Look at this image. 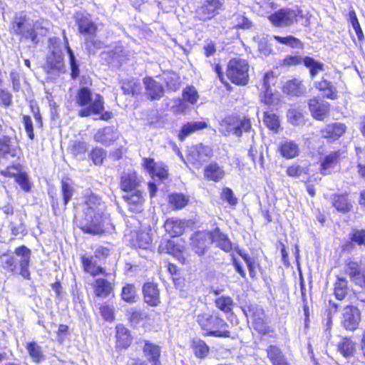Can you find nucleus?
Listing matches in <instances>:
<instances>
[{"label":"nucleus","instance_id":"9d476101","mask_svg":"<svg viewBox=\"0 0 365 365\" xmlns=\"http://www.w3.org/2000/svg\"><path fill=\"white\" fill-rule=\"evenodd\" d=\"M360 322L359 310L354 306H346L342 311L341 324L347 330H355Z\"/></svg>","mask_w":365,"mask_h":365},{"label":"nucleus","instance_id":"052dcab7","mask_svg":"<svg viewBox=\"0 0 365 365\" xmlns=\"http://www.w3.org/2000/svg\"><path fill=\"white\" fill-rule=\"evenodd\" d=\"M152 242V237L148 232H140L137 235L136 244L142 249H147Z\"/></svg>","mask_w":365,"mask_h":365},{"label":"nucleus","instance_id":"bf43d9fd","mask_svg":"<svg viewBox=\"0 0 365 365\" xmlns=\"http://www.w3.org/2000/svg\"><path fill=\"white\" fill-rule=\"evenodd\" d=\"M349 17L353 29H354L356 34L359 41L364 38V34L362 29L359 23L356 12L354 10H351L349 12Z\"/></svg>","mask_w":365,"mask_h":365},{"label":"nucleus","instance_id":"5fc2aeb1","mask_svg":"<svg viewBox=\"0 0 365 365\" xmlns=\"http://www.w3.org/2000/svg\"><path fill=\"white\" fill-rule=\"evenodd\" d=\"M122 299L129 303L135 302L137 297L136 290L133 284H127L123 287L121 293Z\"/></svg>","mask_w":365,"mask_h":365},{"label":"nucleus","instance_id":"8fccbe9b","mask_svg":"<svg viewBox=\"0 0 365 365\" xmlns=\"http://www.w3.org/2000/svg\"><path fill=\"white\" fill-rule=\"evenodd\" d=\"M257 312H259L260 316L257 317L255 315L254 319V327L259 333L265 334L268 333L269 328L264 322V313L262 309H257Z\"/></svg>","mask_w":365,"mask_h":365},{"label":"nucleus","instance_id":"c9c22d12","mask_svg":"<svg viewBox=\"0 0 365 365\" xmlns=\"http://www.w3.org/2000/svg\"><path fill=\"white\" fill-rule=\"evenodd\" d=\"M314 87L321 91L324 92V95L326 98L329 99H336L337 97V91L335 86L332 83L324 78H322L319 81L314 83Z\"/></svg>","mask_w":365,"mask_h":365},{"label":"nucleus","instance_id":"a211bd4d","mask_svg":"<svg viewBox=\"0 0 365 365\" xmlns=\"http://www.w3.org/2000/svg\"><path fill=\"white\" fill-rule=\"evenodd\" d=\"M143 293L145 302L150 306L156 307L160 304V293L155 284L145 283L143 287Z\"/></svg>","mask_w":365,"mask_h":365},{"label":"nucleus","instance_id":"1a4fd4ad","mask_svg":"<svg viewBox=\"0 0 365 365\" xmlns=\"http://www.w3.org/2000/svg\"><path fill=\"white\" fill-rule=\"evenodd\" d=\"M297 17V14L294 10L284 8L269 15L268 19L274 26L285 27L296 22Z\"/></svg>","mask_w":365,"mask_h":365},{"label":"nucleus","instance_id":"a878e982","mask_svg":"<svg viewBox=\"0 0 365 365\" xmlns=\"http://www.w3.org/2000/svg\"><path fill=\"white\" fill-rule=\"evenodd\" d=\"M81 260L84 271L91 276L96 277L99 274L107 275L105 269L98 264L96 258L94 257H82Z\"/></svg>","mask_w":365,"mask_h":365},{"label":"nucleus","instance_id":"72a5a7b5","mask_svg":"<svg viewBox=\"0 0 365 365\" xmlns=\"http://www.w3.org/2000/svg\"><path fill=\"white\" fill-rule=\"evenodd\" d=\"M78 31L81 34L93 36L96 31V26L87 16H81L76 18Z\"/></svg>","mask_w":365,"mask_h":365},{"label":"nucleus","instance_id":"603ef678","mask_svg":"<svg viewBox=\"0 0 365 365\" xmlns=\"http://www.w3.org/2000/svg\"><path fill=\"white\" fill-rule=\"evenodd\" d=\"M260 99L262 103L269 106H276L279 102V95L273 93L271 89L264 91V93L260 96Z\"/></svg>","mask_w":365,"mask_h":365},{"label":"nucleus","instance_id":"9b49d317","mask_svg":"<svg viewBox=\"0 0 365 365\" xmlns=\"http://www.w3.org/2000/svg\"><path fill=\"white\" fill-rule=\"evenodd\" d=\"M211 242V232H197L191 237L192 249L198 255H203Z\"/></svg>","mask_w":365,"mask_h":365},{"label":"nucleus","instance_id":"f03ea898","mask_svg":"<svg viewBox=\"0 0 365 365\" xmlns=\"http://www.w3.org/2000/svg\"><path fill=\"white\" fill-rule=\"evenodd\" d=\"M31 257V250L21 245L15 248L13 252L7 251L0 254V266L8 272L19 274L24 279L30 280Z\"/></svg>","mask_w":365,"mask_h":365},{"label":"nucleus","instance_id":"b1692460","mask_svg":"<svg viewBox=\"0 0 365 365\" xmlns=\"http://www.w3.org/2000/svg\"><path fill=\"white\" fill-rule=\"evenodd\" d=\"M208 125L205 121H190L184 124L178 134V138L183 141L191 134L207 128Z\"/></svg>","mask_w":365,"mask_h":365},{"label":"nucleus","instance_id":"6ab92c4d","mask_svg":"<svg viewBox=\"0 0 365 365\" xmlns=\"http://www.w3.org/2000/svg\"><path fill=\"white\" fill-rule=\"evenodd\" d=\"M147 95L151 100H158L164 94L163 86L151 77H146L143 79Z\"/></svg>","mask_w":365,"mask_h":365},{"label":"nucleus","instance_id":"5701e85b","mask_svg":"<svg viewBox=\"0 0 365 365\" xmlns=\"http://www.w3.org/2000/svg\"><path fill=\"white\" fill-rule=\"evenodd\" d=\"M309 110L312 116L319 120H322L329 111V103L319 101L316 98L311 99L309 102Z\"/></svg>","mask_w":365,"mask_h":365},{"label":"nucleus","instance_id":"e433bc0d","mask_svg":"<svg viewBox=\"0 0 365 365\" xmlns=\"http://www.w3.org/2000/svg\"><path fill=\"white\" fill-rule=\"evenodd\" d=\"M139 185V180L135 173L125 174L121 177L120 187L125 192L131 191Z\"/></svg>","mask_w":365,"mask_h":365},{"label":"nucleus","instance_id":"13d9d810","mask_svg":"<svg viewBox=\"0 0 365 365\" xmlns=\"http://www.w3.org/2000/svg\"><path fill=\"white\" fill-rule=\"evenodd\" d=\"M237 129L240 133V137L242 133L250 132L252 129V125L250 119L246 117H236Z\"/></svg>","mask_w":365,"mask_h":365},{"label":"nucleus","instance_id":"ddd939ff","mask_svg":"<svg viewBox=\"0 0 365 365\" xmlns=\"http://www.w3.org/2000/svg\"><path fill=\"white\" fill-rule=\"evenodd\" d=\"M143 165L150 175L161 180L166 179L168 176L167 166L163 163H155L153 158H143Z\"/></svg>","mask_w":365,"mask_h":365},{"label":"nucleus","instance_id":"c03bdc74","mask_svg":"<svg viewBox=\"0 0 365 365\" xmlns=\"http://www.w3.org/2000/svg\"><path fill=\"white\" fill-rule=\"evenodd\" d=\"M338 349L344 356L346 358L350 357L354 354L355 349L354 344L351 339L344 338L339 344Z\"/></svg>","mask_w":365,"mask_h":365},{"label":"nucleus","instance_id":"a18cd8bd","mask_svg":"<svg viewBox=\"0 0 365 365\" xmlns=\"http://www.w3.org/2000/svg\"><path fill=\"white\" fill-rule=\"evenodd\" d=\"M285 89L289 94L297 96H301L305 92V88L302 83L297 79L288 81L285 86Z\"/></svg>","mask_w":365,"mask_h":365},{"label":"nucleus","instance_id":"37998d69","mask_svg":"<svg viewBox=\"0 0 365 365\" xmlns=\"http://www.w3.org/2000/svg\"><path fill=\"white\" fill-rule=\"evenodd\" d=\"M71 154L77 158L83 159L88 150V144L84 141H74L71 145Z\"/></svg>","mask_w":365,"mask_h":365},{"label":"nucleus","instance_id":"58836bf2","mask_svg":"<svg viewBox=\"0 0 365 365\" xmlns=\"http://www.w3.org/2000/svg\"><path fill=\"white\" fill-rule=\"evenodd\" d=\"M4 175H14L15 176L16 182L21 186V189L26 192H29L31 188V184L29 180V176L25 173H18L15 175L10 171L8 168L6 170L2 172Z\"/></svg>","mask_w":365,"mask_h":365},{"label":"nucleus","instance_id":"2f4dec72","mask_svg":"<svg viewBox=\"0 0 365 365\" xmlns=\"http://www.w3.org/2000/svg\"><path fill=\"white\" fill-rule=\"evenodd\" d=\"M123 198L128 202L130 210L135 212H140L143 210V197L141 192L135 191L133 194L126 195Z\"/></svg>","mask_w":365,"mask_h":365},{"label":"nucleus","instance_id":"412c9836","mask_svg":"<svg viewBox=\"0 0 365 365\" xmlns=\"http://www.w3.org/2000/svg\"><path fill=\"white\" fill-rule=\"evenodd\" d=\"M278 151L283 158L292 159L299 155V145L294 140L285 139L279 143Z\"/></svg>","mask_w":365,"mask_h":365},{"label":"nucleus","instance_id":"ea45409f","mask_svg":"<svg viewBox=\"0 0 365 365\" xmlns=\"http://www.w3.org/2000/svg\"><path fill=\"white\" fill-rule=\"evenodd\" d=\"M215 304L220 311L227 314L232 312L235 303L230 297L223 295L215 299Z\"/></svg>","mask_w":365,"mask_h":365},{"label":"nucleus","instance_id":"473e14b6","mask_svg":"<svg viewBox=\"0 0 365 365\" xmlns=\"http://www.w3.org/2000/svg\"><path fill=\"white\" fill-rule=\"evenodd\" d=\"M266 351L272 365H290L282 354L281 349L277 346H269Z\"/></svg>","mask_w":365,"mask_h":365},{"label":"nucleus","instance_id":"de8ad7c7","mask_svg":"<svg viewBox=\"0 0 365 365\" xmlns=\"http://www.w3.org/2000/svg\"><path fill=\"white\" fill-rule=\"evenodd\" d=\"M182 100L185 102H187L192 105L195 104L199 98L198 93L196 88L192 86H187L182 91Z\"/></svg>","mask_w":365,"mask_h":365},{"label":"nucleus","instance_id":"e2e57ef3","mask_svg":"<svg viewBox=\"0 0 365 365\" xmlns=\"http://www.w3.org/2000/svg\"><path fill=\"white\" fill-rule=\"evenodd\" d=\"M106 152L100 148H94L90 153V157L96 165H101L106 158Z\"/></svg>","mask_w":365,"mask_h":365},{"label":"nucleus","instance_id":"c85d7f7f","mask_svg":"<svg viewBox=\"0 0 365 365\" xmlns=\"http://www.w3.org/2000/svg\"><path fill=\"white\" fill-rule=\"evenodd\" d=\"M236 125V117L227 116L220 121V131L225 136L232 134L236 137H240V133L237 129Z\"/></svg>","mask_w":365,"mask_h":365},{"label":"nucleus","instance_id":"680f3d73","mask_svg":"<svg viewBox=\"0 0 365 365\" xmlns=\"http://www.w3.org/2000/svg\"><path fill=\"white\" fill-rule=\"evenodd\" d=\"M349 238L358 245H365V230H354L349 235Z\"/></svg>","mask_w":365,"mask_h":365},{"label":"nucleus","instance_id":"4be33fe9","mask_svg":"<svg viewBox=\"0 0 365 365\" xmlns=\"http://www.w3.org/2000/svg\"><path fill=\"white\" fill-rule=\"evenodd\" d=\"M143 351L145 357L153 364V365H161L160 361V347L153 343L144 340Z\"/></svg>","mask_w":365,"mask_h":365},{"label":"nucleus","instance_id":"bb28decb","mask_svg":"<svg viewBox=\"0 0 365 365\" xmlns=\"http://www.w3.org/2000/svg\"><path fill=\"white\" fill-rule=\"evenodd\" d=\"M211 242L216 243L217 246L225 252H228L232 250V246L230 240L218 227L211 232Z\"/></svg>","mask_w":365,"mask_h":365},{"label":"nucleus","instance_id":"6e6552de","mask_svg":"<svg viewBox=\"0 0 365 365\" xmlns=\"http://www.w3.org/2000/svg\"><path fill=\"white\" fill-rule=\"evenodd\" d=\"M223 6V0H205L196 13L200 20L207 21L217 15Z\"/></svg>","mask_w":365,"mask_h":365},{"label":"nucleus","instance_id":"69168bd1","mask_svg":"<svg viewBox=\"0 0 365 365\" xmlns=\"http://www.w3.org/2000/svg\"><path fill=\"white\" fill-rule=\"evenodd\" d=\"M235 23L237 28L248 29L252 26V22L240 14L235 15Z\"/></svg>","mask_w":365,"mask_h":365},{"label":"nucleus","instance_id":"f8f14e48","mask_svg":"<svg viewBox=\"0 0 365 365\" xmlns=\"http://www.w3.org/2000/svg\"><path fill=\"white\" fill-rule=\"evenodd\" d=\"M212 155V148L202 143L192 146L189 151V156L194 163L202 164L210 159Z\"/></svg>","mask_w":365,"mask_h":365},{"label":"nucleus","instance_id":"4468645a","mask_svg":"<svg viewBox=\"0 0 365 365\" xmlns=\"http://www.w3.org/2000/svg\"><path fill=\"white\" fill-rule=\"evenodd\" d=\"M341 153L339 150L332 151L321 160L320 173L327 175L331 173L332 169L339 163Z\"/></svg>","mask_w":365,"mask_h":365},{"label":"nucleus","instance_id":"0eeeda50","mask_svg":"<svg viewBox=\"0 0 365 365\" xmlns=\"http://www.w3.org/2000/svg\"><path fill=\"white\" fill-rule=\"evenodd\" d=\"M45 70L51 76L56 77L65 73L63 53L59 50H53L46 58Z\"/></svg>","mask_w":365,"mask_h":365},{"label":"nucleus","instance_id":"f3484780","mask_svg":"<svg viewBox=\"0 0 365 365\" xmlns=\"http://www.w3.org/2000/svg\"><path fill=\"white\" fill-rule=\"evenodd\" d=\"M346 125L340 123H334L327 125L321 130L322 138L329 141H334L339 139L346 131Z\"/></svg>","mask_w":365,"mask_h":365},{"label":"nucleus","instance_id":"7c9ffc66","mask_svg":"<svg viewBox=\"0 0 365 365\" xmlns=\"http://www.w3.org/2000/svg\"><path fill=\"white\" fill-rule=\"evenodd\" d=\"M204 175L208 180L218 182L224 178L225 170L217 163H212L205 168Z\"/></svg>","mask_w":365,"mask_h":365},{"label":"nucleus","instance_id":"3c124183","mask_svg":"<svg viewBox=\"0 0 365 365\" xmlns=\"http://www.w3.org/2000/svg\"><path fill=\"white\" fill-rule=\"evenodd\" d=\"M66 48L69 56L70 66L71 70V76L73 79H76L80 73V70L78 68L79 66L77 63V61L76 59L74 53L70 48V46H68V43L67 41L66 42Z\"/></svg>","mask_w":365,"mask_h":365},{"label":"nucleus","instance_id":"39448f33","mask_svg":"<svg viewBox=\"0 0 365 365\" xmlns=\"http://www.w3.org/2000/svg\"><path fill=\"white\" fill-rule=\"evenodd\" d=\"M249 68L247 60L240 58H232L227 66V76L232 83L245 86L249 81Z\"/></svg>","mask_w":365,"mask_h":365},{"label":"nucleus","instance_id":"aec40b11","mask_svg":"<svg viewBox=\"0 0 365 365\" xmlns=\"http://www.w3.org/2000/svg\"><path fill=\"white\" fill-rule=\"evenodd\" d=\"M331 204L338 212L343 214L350 212L353 208L348 193L333 195L331 197Z\"/></svg>","mask_w":365,"mask_h":365},{"label":"nucleus","instance_id":"4d7b16f0","mask_svg":"<svg viewBox=\"0 0 365 365\" xmlns=\"http://www.w3.org/2000/svg\"><path fill=\"white\" fill-rule=\"evenodd\" d=\"M264 122L266 125L272 130H277L279 126V122L278 117L274 113H270L269 112H264Z\"/></svg>","mask_w":365,"mask_h":365},{"label":"nucleus","instance_id":"774afa93","mask_svg":"<svg viewBox=\"0 0 365 365\" xmlns=\"http://www.w3.org/2000/svg\"><path fill=\"white\" fill-rule=\"evenodd\" d=\"M361 270L360 265L356 262L349 261L346 265V272L350 279L354 278Z\"/></svg>","mask_w":365,"mask_h":365},{"label":"nucleus","instance_id":"f704fd0d","mask_svg":"<svg viewBox=\"0 0 365 365\" xmlns=\"http://www.w3.org/2000/svg\"><path fill=\"white\" fill-rule=\"evenodd\" d=\"M117 346L122 348L128 347L132 341L129 330L122 324L116 326Z\"/></svg>","mask_w":365,"mask_h":365},{"label":"nucleus","instance_id":"4c0bfd02","mask_svg":"<svg viewBox=\"0 0 365 365\" xmlns=\"http://www.w3.org/2000/svg\"><path fill=\"white\" fill-rule=\"evenodd\" d=\"M303 63L309 68L312 78H314L319 72L324 70V63L316 61L313 58L306 56L303 59Z\"/></svg>","mask_w":365,"mask_h":365},{"label":"nucleus","instance_id":"7ed1b4c3","mask_svg":"<svg viewBox=\"0 0 365 365\" xmlns=\"http://www.w3.org/2000/svg\"><path fill=\"white\" fill-rule=\"evenodd\" d=\"M76 103L80 107H85L78 111V115L82 118L100 114L104 109L103 96L85 86L78 89Z\"/></svg>","mask_w":365,"mask_h":365},{"label":"nucleus","instance_id":"a19ab883","mask_svg":"<svg viewBox=\"0 0 365 365\" xmlns=\"http://www.w3.org/2000/svg\"><path fill=\"white\" fill-rule=\"evenodd\" d=\"M273 38L279 43L292 48H302L303 43L297 38L289 35L287 36H274Z\"/></svg>","mask_w":365,"mask_h":365},{"label":"nucleus","instance_id":"6e6d98bb","mask_svg":"<svg viewBox=\"0 0 365 365\" xmlns=\"http://www.w3.org/2000/svg\"><path fill=\"white\" fill-rule=\"evenodd\" d=\"M287 118L294 125H300L304 123L303 114L295 109H289L287 112Z\"/></svg>","mask_w":365,"mask_h":365},{"label":"nucleus","instance_id":"cd10ccee","mask_svg":"<svg viewBox=\"0 0 365 365\" xmlns=\"http://www.w3.org/2000/svg\"><path fill=\"white\" fill-rule=\"evenodd\" d=\"M9 227L13 235H25L26 234V225L20 212H16L14 217H7Z\"/></svg>","mask_w":365,"mask_h":365},{"label":"nucleus","instance_id":"c756f323","mask_svg":"<svg viewBox=\"0 0 365 365\" xmlns=\"http://www.w3.org/2000/svg\"><path fill=\"white\" fill-rule=\"evenodd\" d=\"M166 232L172 237H175L181 235L185 228V222L176 218L168 219L164 224Z\"/></svg>","mask_w":365,"mask_h":365},{"label":"nucleus","instance_id":"423d86ee","mask_svg":"<svg viewBox=\"0 0 365 365\" xmlns=\"http://www.w3.org/2000/svg\"><path fill=\"white\" fill-rule=\"evenodd\" d=\"M10 29L14 34L21 35L25 38H30L34 44L38 42L33 21H31L24 11L14 15Z\"/></svg>","mask_w":365,"mask_h":365},{"label":"nucleus","instance_id":"09e8293b","mask_svg":"<svg viewBox=\"0 0 365 365\" xmlns=\"http://www.w3.org/2000/svg\"><path fill=\"white\" fill-rule=\"evenodd\" d=\"M26 349L34 361L38 363L43 358L41 347L36 342L28 343Z\"/></svg>","mask_w":365,"mask_h":365},{"label":"nucleus","instance_id":"393cba45","mask_svg":"<svg viewBox=\"0 0 365 365\" xmlns=\"http://www.w3.org/2000/svg\"><path fill=\"white\" fill-rule=\"evenodd\" d=\"M94 294L98 297L106 298L113 291L111 282L104 278H98L93 284Z\"/></svg>","mask_w":365,"mask_h":365},{"label":"nucleus","instance_id":"f257e3e1","mask_svg":"<svg viewBox=\"0 0 365 365\" xmlns=\"http://www.w3.org/2000/svg\"><path fill=\"white\" fill-rule=\"evenodd\" d=\"M105 210L106 205L101 198L91 191L87 190L84 195L83 212L76 217L78 226L88 234H102L104 232Z\"/></svg>","mask_w":365,"mask_h":365},{"label":"nucleus","instance_id":"338daca9","mask_svg":"<svg viewBox=\"0 0 365 365\" xmlns=\"http://www.w3.org/2000/svg\"><path fill=\"white\" fill-rule=\"evenodd\" d=\"M304 58L301 56H287L279 63L281 66H297L303 62Z\"/></svg>","mask_w":365,"mask_h":365},{"label":"nucleus","instance_id":"dca6fc26","mask_svg":"<svg viewBox=\"0 0 365 365\" xmlns=\"http://www.w3.org/2000/svg\"><path fill=\"white\" fill-rule=\"evenodd\" d=\"M19 152L17 143L9 136L0 137V158L15 157Z\"/></svg>","mask_w":365,"mask_h":365},{"label":"nucleus","instance_id":"0e129e2a","mask_svg":"<svg viewBox=\"0 0 365 365\" xmlns=\"http://www.w3.org/2000/svg\"><path fill=\"white\" fill-rule=\"evenodd\" d=\"M61 190H62V195L63 198V202L65 206L68 204V202L71 200L73 194V187L68 184L67 181L62 180L61 181Z\"/></svg>","mask_w":365,"mask_h":365},{"label":"nucleus","instance_id":"20e7f679","mask_svg":"<svg viewBox=\"0 0 365 365\" xmlns=\"http://www.w3.org/2000/svg\"><path fill=\"white\" fill-rule=\"evenodd\" d=\"M196 322L205 336L230 337L231 332L227 329L228 324L219 315L203 312L196 316Z\"/></svg>","mask_w":365,"mask_h":365},{"label":"nucleus","instance_id":"2eb2a0df","mask_svg":"<svg viewBox=\"0 0 365 365\" xmlns=\"http://www.w3.org/2000/svg\"><path fill=\"white\" fill-rule=\"evenodd\" d=\"M119 137L118 130L114 127L108 126L99 130L94 135V140L105 145H110Z\"/></svg>","mask_w":365,"mask_h":365},{"label":"nucleus","instance_id":"49530a36","mask_svg":"<svg viewBox=\"0 0 365 365\" xmlns=\"http://www.w3.org/2000/svg\"><path fill=\"white\" fill-rule=\"evenodd\" d=\"M334 294L337 299L342 300L347 294V280L339 277L334 284Z\"/></svg>","mask_w":365,"mask_h":365},{"label":"nucleus","instance_id":"79ce46f5","mask_svg":"<svg viewBox=\"0 0 365 365\" xmlns=\"http://www.w3.org/2000/svg\"><path fill=\"white\" fill-rule=\"evenodd\" d=\"M168 202L175 209L180 210L187 205L189 198L183 194L175 193L169 195Z\"/></svg>","mask_w":365,"mask_h":365},{"label":"nucleus","instance_id":"864d4df0","mask_svg":"<svg viewBox=\"0 0 365 365\" xmlns=\"http://www.w3.org/2000/svg\"><path fill=\"white\" fill-rule=\"evenodd\" d=\"M121 88L125 94L135 95L140 92V85L133 80H125L122 82Z\"/></svg>","mask_w":365,"mask_h":365}]
</instances>
